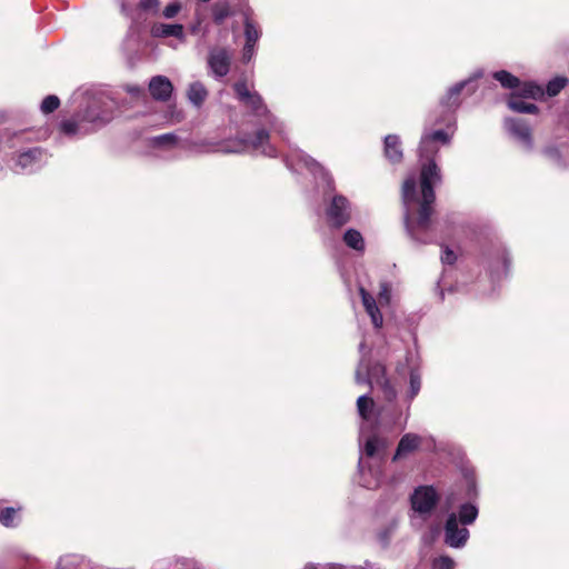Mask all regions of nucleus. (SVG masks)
<instances>
[{"instance_id":"obj_1","label":"nucleus","mask_w":569,"mask_h":569,"mask_svg":"<svg viewBox=\"0 0 569 569\" xmlns=\"http://www.w3.org/2000/svg\"><path fill=\"white\" fill-rule=\"evenodd\" d=\"M401 199L405 208L403 212V222L405 228L409 237L418 242H425L421 238L425 234L431 224V217L435 211H430L427 217V221L425 224L416 223V212L419 209V202L421 201V197L417 194V182L415 178H408L403 181L401 188Z\"/></svg>"},{"instance_id":"obj_2","label":"nucleus","mask_w":569,"mask_h":569,"mask_svg":"<svg viewBox=\"0 0 569 569\" xmlns=\"http://www.w3.org/2000/svg\"><path fill=\"white\" fill-rule=\"evenodd\" d=\"M441 181V171L435 159L423 161L420 169V190L421 201L416 214V223L425 224L428 213L435 211L433 203L436 201L435 184Z\"/></svg>"},{"instance_id":"obj_3","label":"nucleus","mask_w":569,"mask_h":569,"mask_svg":"<svg viewBox=\"0 0 569 569\" xmlns=\"http://www.w3.org/2000/svg\"><path fill=\"white\" fill-rule=\"evenodd\" d=\"M440 496L433 486H419L410 496V505L415 512L430 515L438 506Z\"/></svg>"},{"instance_id":"obj_4","label":"nucleus","mask_w":569,"mask_h":569,"mask_svg":"<svg viewBox=\"0 0 569 569\" xmlns=\"http://www.w3.org/2000/svg\"><path fill=\"white\" fill-rule=\"evenodd\" d=\"M328 223L332 228H341L351 220V207L349 200L341 194L332 198L326 210Z\"/></svg>"},{"instance_id":"obj_5","label":"nucleus","mask_w":569,"mask_h":569,"mask_svg":"<svg viewBox=\"0 0 569 569\" xmlns=\"http://www.w3.org/2000/svg\"><path fill=\"white\" fill-rule=\"evenodd\" d=\"M469 536V530L466 527H459L457 515L450 513L445 523L446 545L451 548H461L467 543Z\"/></svg>"},{"instance_id":"obj_6","label":"nucleus","mask_w":569,"mask_h":569,"mask_svg":"<svg viewBox=\"0 0 569 569\" xmlns=\"http://www.w3.org/2000/svg\"><path fill=\"white\" fill-rule=\"evenodd\" d=\"M233 90L237 98L244 103L246 107L251 109L256 114H261L266 111V106L260 94L251 92L246 81H237L233 84Z\"/></svg>"},{"instance_id":"obj_7","label":"nucleus","mask_w":569,"mask_h":569,"mask_svg":"<svg viewBox=\"0 0 569 569\" xmlns=\"http://www.w3.org/2000/svg\"><path fill=\"white\" fill-rule=\"evenodd\" d=\"M208 64L217 77H224L230 71L231 56L226 48H213L209 52Z\"/></svg>"},{"instance_id":"obj_8","label":"nucleus","mask_w":569,"mask_h":569,"mask_svg":"<svg viewBox=\"0 0 569 569\" xmlns=\"http://www.w3.org/2000/svg\"><path fill=\"white\" fill-rule=\"evenodd\" d=\"M173 87L171 81L164 76H156L149 82L151 97L158 101H168L171 97Z\"/></svg>"},{"instance_id":"obj_9","label":"nucleus","mask_w":569,"mask_h":569,"mask_svg":"<svg viewBox=\"0 0 569 569\" xmlns=\"http://www.w3.org/2000/svg\"><path fill=\"white\" fill-rule=\"evenodd\" d=\"M508 131L522 141L528 148L532 147V131L530 126L522 119H508L506 121Z\"/></svg>"},{"instance_id":"obj_10","label":"nucleus","mask_w":569,"mask_h":569,"mask_svg":"<svg viewBox=\"0 0 569 569\" xmlns=\"http://www.w3.org/2000/svg\"><path fill=\"white\" fill-rule=\"evenodd\" d=\"M422 438L416 433H406L401 437L398 442L396 452L392 457V461H397L409 453L415 452L421 446Z\"/></svg>"},{"instance_id":"obj_11","label":"nucleus","mask_w":569,"mask_h":569,"mask_svg":"<svg viewBox=\"0 0 569 569\" xmlns=\"http://www.w3.org/2000/svg\"><path fill=\"white\" fill-rule=\"evenodd\" d=\"M359 293L361 296L362 305L367 313L370 316L373 326L376 328L382 327V315L376 303L375 298L365 288H360Z\"/></svg>"},{"instance_id":"obj_12","label":"nucleus","mask_w":569,"mask_h":569,"mask_svg":"<svg viewBox=\"0 0 569 569\" xmlns=\"http://www.w3.org/2000/svg\"><path fill=\"white\" fill-rule=\"evenodd\" d=\"M46 156V151L40 147L30 148L26 151H22L17 157L16 164L21 169H27L29 167H33L42 161Z\"/></svg>"},{"instance_id":"obj_13","label":"nucleus","mask_w":569,"mask_h":569,"mask_svg":"<svg viewBox=\"0 0 569 569\" xmlns=\"http://www.w3.org/2000/svg\"><path fill=\"white\" fill-rule=\"evenodd\" d=\"M151 34L156 38L174 37L177 39H182L184 37V28L180 23H154L151 27Z\"/></svg>"},{"instance_id":"obj_14","label":"nucleus","mask_w":569,"mask_h":569,"mask_svg":"<svg viewBox=\"0 0 569 569\" xmlns=\"http://www.w3.org/2000/svg\"><path fill=\"white\" fill-rule=\"evenodd\" d=\"M385 156L392 163L401 162L403 158L401 141L396 134H388L385 138Z\"/></svg>"},{"instance_id":"obj_15","label":"nucleus","mask_w":569,"mask_h":569,"mask_svg":"<svg viewBox=\"0 0 569 569\" xmlns=\"http://www.w3.org/2000/svg\"><path fill=\"white\" fill-rule=\"evenodd\" d=\"M466 84V81H461L449 88L440 100V104L445 110L451 111L460 106V96Z\"/></svg>"},{"instance_id":"obj_16","label":"nucleus","mask_w":569,"mask_h":569,"mask_svg":"<svg viewBox=\"0 0 569 569\" xmlns=\"http://www.w3.org/2000/svg\"><path fill=\"white\" fill-rule=\"evenodd\" d=\"M517 89L518 91H515L513 93L519 96L520 99H532L539 101L545 99V89L533 81L520 82Z\"/></svg>"},{"instance_id":"obj_17","label":"nucleus","mask_w":569,"mask_h":569,"mask_svg":"<svg viewBox=\"0 0 569 569\" xmlns=\"http://www.w3.org/2000/svg\"><path fill=\"white\" fill-rule=\"evenodd\" d=\"M507 106L510 110L519 113L537 114L539 112L537 104L523 101L516 93H510Z\"/></svg>"},{"instance_id":"obj_18","label":"nucleus","mask_w":569,"mask_h":569,"mask_svg":"<svg viewBox=\"0 0 569 569\" xmlns=\"http://www.w3.org/2000/svg\"><path fill=\"white\" fill-rule=\"evenodd\" d=\"M212 21L217 26H221L224 20L233 16V11L228 1H217L211 7Z\"/></svg>"},{"instance_id":"obj_19","label":"nucleus","mask_w":569,"mask_h":569,"mask_svg":"<svg viewBox=\"0 0 569 569\" xmlns=\"http://www.w3.org/2000/svg\"><path fill=\"white\" fill-rule=\"evenodd\" d=\"M21 509V506L0 508V523L6 528L17 527Z\"/></svg>"},{"instance_id":"obj_20","label":"nucleus","mask_w":569,"mask_h":569,"mask_svg":"<svg viewBox=\"0 0 569 569\" xmlns=\"http://www.w3.org/2000/svg\"><path fill=\"white\" fill-rule=\"evenodd\" d=\"M478 517V508L472 503H462L458 511V521L463 526H468L475 522Z\"/></svg>"},{"instance_id":"obj_21","label":"nucleus","mask_w":569,"mask_h":569,"mask_svg":"<svg viewBox=\"0 0 569 569\" xmlns=\"http://www.w3.org/2000/svg\"><path fill=\"white\" fill-rule=\"evenodd\" d=\"M208 96L206 87L201 82H193L188 90L189 100L197 107H200Z\"/></svg>"},{"instance_id":"obj_22","label":"nucleus","mask_w":569,"mask_h":569,"mask_svg":"<svg viewBox=\"0 0 569 569\" xmlns=\"http://www.w3.org/2000/svg\"><path fill=\"white\" fill-rule=\"evenodd\" d=\"M343 242L356 251L365 250V240L361 233L356 229H348L343 234Z\"/></svg>"},{"instance_id":"obj_23","label":"nucleus","mask_w":569,"mask_h":569,"mask_svg":"<svg viewBox=\"0 0 569 569\" xmlns=\"http://www.w3.org/2000/svg\"><path fill=\"white\" fill-rule=\"evenodd\" d=\"M569 80L565 76H557L550 81H548L546 89H545V96H548L550 98L558 96L562 89H565L568 84Z\"/></svg>"},{"instance_id":"obj_24","label":"nucleus","mask_w":569,"mask_h":569,"mask_svg":"<svg viewBox=\"0 0 569 569\" xmlns=\"http://www.w3.org/2000/svg\"><path fill=\"white\" fill-rule=\"evenodd\" d=\"M439 151V148L436 146L435 142L431 141V139H427L422 137L419 146V154L421 160L429 161V159H435Z\"/></svg>"},{"instance_id":"obj_25","label":"nucleus","mask_w":569,"mask_h":569,"mask_svg":"<svg viewBox=\"0 0 569 569\" xmlns=\"http://www.w3.org/2000/svg\"><path fill=\"white\" fill-rule=\"evenodd\" d=\"M493 78L507 89H517L520 84L519 78L506 70L495 72Z\"/></svg>"},{"instance_id":"obj_26","label":"nucleus","mask_w":569,"mask_h":569,"mask_svg":"<svg viewBox=\"0 0 569 569\" xmlns=\"http://www.w3.org/2000/svg\"><path fill=\"white\" fill-rule=\"evenodd\" d=\"M375 402L373 399L369 396H360L357 399V408L360 417L365 420L370 418L371 410L373 409Z\"/></svg>"},{"instance_id":"obj_27","label":"nucleus","mask_w":569,"mask_h":569,"mask_svg":"<svg viewBox=\"0 0 569 569\" xmlns=\"http://www.w3.org/2000/svg\"><path fill=\"white\" fill-rule=\"evenodd\" d=\"M385 375H387V369L382 363H372L367 369V383L370 386V388H373V381L377 379H382V376Z\"/></svg>"},{"instance_id":"obj_28","label":"nucleus","mask_w":569,"mask_h":569,"mask_svg":"<svg viewBox=\"0 0 569 569\" xmlns=\"http://www.w3.org/2000/svg\"><path fill=\"white\" fill-rule=\"evenodd\" d=\"M269 138H270L269 132L266 129H259L258 131L254 132L252 139L246 140L243 142V144H244V147L251 146L252 148L258 149V148L263 147L266 143H268Z\"/></svg>"},{"instance_id":"obj_29","label":"nucleus","mask_w":569,"mask_h":569,"mask_svg":"<svg viewBox=\"0 0 569 569\" xmlns=\"http://www.w3.org/2000/svg\"><path fill=\"white\" fill-rule=\"evenodd\" d=\"M244 36H246V42H248V43L250 42L253 44H256V42L258 41L259 36H260L259 30L257 29L254 23L248 17H246V20H244Z\"/></svg>"},{"instance_id":"obj_30","label":"nucleus","mask_w":569,"mask_h":569,"mask_svg":"<svg viewBox=\"0 0 569 569\" xmlns=\"http://www.w3.org/2000/svg\"><path fill=\"white\" fill-rule=\"evenodd\" d=\"M60 106V100L57 96L50 94L47 96L41 103V111L46 114L52 113Z\"/></svg>"},{"instance_id":"obj_31","label":"nucleus","mask_w":569,"mask_h":569,"mask_svg":"<svg viewBox=\"0 0 569 569\" xmlns=\"http://www.w3.org/2000/svg\"><path fill=\"white\" fill-rule=\"evenodd\" d=\"M177 143V136L173 133H164L153 138L156 147L173 146Z\"/></svg>"},{"instance_id":"obj_32","label":"nucleus","mask_w":569,"mask_h":569,"mask_svg":"<svg viewBox=\"0 0 569 569\" xmlns=\"http://www.w3.org/2000/svg\"><path fill=\"white\" fill-rule=\"evenodd\" d=\"M432 567L433 569H453L455 561L449 556H440L433 560Z\"/></svg>"},{"instance_id":"obj_33","label":"nucleus","mask_w":569,"mask_h":569,"mask_svg":"<svg viewBox=\"0 0 569 569\" xmlns=\"http://www.w3.org/2000/svg\"><path fill=\"white\" fill-rule=\"evenodd\" d=\"M427 139H431L432 142H441L442 144H448L450 142L449 134L443 130H436L429 134L423 136Z\"/></svg>"},{"instance_id":"obj_34","label":"nucleus","mask_w":569,"mask_h":569,"mask_svg":"<svg viewBox=\"0 0 569 569\" xmlns=\"http://www.w3.org/2000/svg\"><path fill=\"white\" fill-rule=\"evenodd\" d=\"M380 390L386 401L393 402L396 400L397 390L390 380H388V382H386V385H383L382 388H380Z\"/></svg>"},{"instance_id":"obj_35","label":"nucleus","mask_w":569,"mask_h":569,"mask_svg":"<svg viewBox=\"0 0 569 569\" xmlns=\"http://www.w3.org/2000/svg\"><path fill=\"white\" fill-rule=\"evenodd\" d=\"M60 128L63 133L72 136L79 131V122L72 119L63 120Z\"/></svg>"},{"instance_id":"obj_36","label":"nucleus","mask_w":569,"mask_h":569,"mask_svg":"<svg viewBox=\"0 0 569 569\" xmlns=\"http://www.w3.org/2000/svg\"><path fill=\"white\" fill-rule=\"evenodd\" d=\"M160 6L159 0H140L139 8L147 12H157Z\"/></svg>"},{"instance_id":"obj_37","label":"nucleus","mask_w":569,"mask_h":569,"mask_svg":"<svg viewBox=\"0 0 569 569\" xmlns=\"http://www.w3.org/2000/svg\"><path fill=\"white\" fill-rule=\"evenodd\" d=\"M379 439L377 437L368 438L365 445V453L368 457H373L378 450Z\"/></svg>"},{"instance_id":"obj_38","label":"nucleus","mask_w":569,"mask_h":569,"mask_svg":"<svg viewBox=\"0 0 569 569\" xmlns=\"http://www.w3.org/2000/svg\"><path fill=\"white\" fill-rule=\"evenodd\" d=\"M421 387V380L420 377L413 372L410 375V398H415Z\"/></svg>"},{"instance_id":"obj_39","label":"nucleus","mask_w":569,"mask_h":569,"mask_svg":"<svg viewBox=\"0 0 569 569\" xmlns=\"http://www.w3.org/2000/svg\"><path fill=\"white\" fill-rule=\"evenodd\" d=\"M441 261L446 264L452 266L457 261V254L449 247H445L441 254Z\"/></svg>"},{"instance_id":"obj_40","label":"nucleus","mask_w":569,"mask_h":569,"mask_svg":"<svg viewBox=\"0 0 569 569\" xmlns=\"http://www.w3.org/2000/svg\"><path fill=\"white\" fill-rule=\"evenodd\" d=\"M180 10H181L180 3H178V2L169 3L163 9V16L167 19H171V18H174L179 13Z\"/></svg>"},{"instance_id":"obj_41","label":"nucleus","mask_w":569,"mask_h":569,"mask_svg":"<svg viewBox=\"0 0 569 569\" xmlns=\"http://www.w3.org/2000/svg\"><path fill=\"white\" fill-rule=\"evenodd\" d=\"M82 120L90 121L92 123H106L108 121V118L100 114H91L87 109L84 116L82 117Z\"/></svg>"},{"instance_id":"obj_42","label":"nucleus","mask_w":569,"mask_h":569,"mask_svg":"<svg viewBox=\"0 0 569 569\" xmlns=\"http://www.w3.org/2000/svg\"><path fill=\"white\" fill-rule=\"evenodd\" d=\"M545 154L553 160H560V152L556 147H548L545 149Z\"/></svg>"},{"instance_id":"obj_43","label":"nucleus","mask_w":569,"mask_h":569,"mask_svg":"<svg viewBox=\"0 0 569 569\" xmlns=\"http://www.w3.org/2000/svg\"><path fill=\"white\" fill-rule=\"evenodd\" d=\"M253 48H254L253 43L246 42L244 48H243V58L244 59H250L251 58V56L253 53Z\"/></svg>"},{"instance_id":"obj_44","label":"nucleus","mask_w":569,"mask_h":569,"mask_svg":"<svg viewBox=\"0 0 569 569\" xmlns=\"http://www.w3.org/2000/svg\"><path fill=\"white\" fill-rule=\"evenodd\" d=\"M468 496L469 497H476L477 496L476 483H475L473 480H470L468 482Z\"/></svg>"},{"instance_id":"obj_45","label":"nucleus","mask_w":569,"mask_h":569,"mask_svg":"<svg viewBox=\"0 0 569 569\" xmlns=\"http://www.w3.org/2000/svg\"><path fill=\"white\" fill-rule=\"evenodd\" d=\"M388 380H390L387 375L382 376V379H377L373 381V386H377L379 389L382 388L383 385H386V382H388Z\"/></svg>"},{"instance_id":"obj_46","label":"nucleus","mask_w":569,"mask_h":569,"mask_svg":"<svg viewBox=\"0 0 569 569\" xmlns=\"http://www.w3.org/2000/svg\"><path fill=\"white\" fill-rule=\"evenodd\" d=\"M356 382L357 383H367V375L363 377L362 373L358 370L356 372Z\"/></svg>"}]
</instances>
